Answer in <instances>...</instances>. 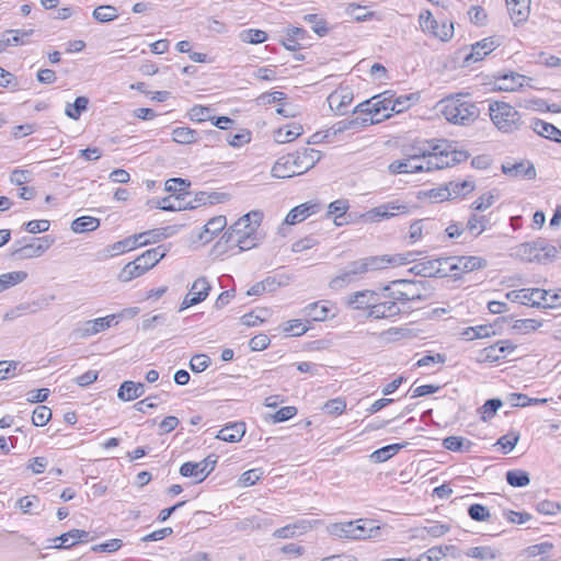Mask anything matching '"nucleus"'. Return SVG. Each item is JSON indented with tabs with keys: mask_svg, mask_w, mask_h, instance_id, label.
Here are the masks:
<instances>
[{
	"mask_svg": "<svg viewBox=\"0 0 561 561\" xmlns=\"http://www.w3.org/2000/svg\"><path fill=\"white\" fill-rule=\"evenodd\" d=\"M490 45L489 38H483L471 45L470 51H467V48L460 49L458 54L462 56V66L469 67L471 64L482 60L491 53Z\"/></svg>",
	"mask_w": 561,
	"mask_h": 561,
	"instance_id": "obj_20",
	"label": "nucleus"
},
{
	"mask_svg": "<svg viewBox=\"0 0 561 561\" xmlns=\"http://www.w3.org/2000/svg\"><path fill=\"white\" fill-rule=\"evenodd\" d=\"M27 277L23 271L10 272L0 275V293L22 283Z\"/></svg>",
	"mask_w": 561,
	"mask_h": 561,
	"instance_id": "obj_45",
	"label": "nucleus"
},
{
	"mask_svg": "<svg viewBox=\"0 0 561 561\" xmlns=\"http://www.w3.org/2000/svg\"><path fill=\"white\" fill-rule=\"evenodd\" d=\"M493 125L503 133H511L518 128L519 113L510 104L493 101Z\"/></svg>",
	"mask_w": 561,
	"mask_h": 561,
	"instance_id": "obj_8",
	"label": "nucleus"
},
{
	"mask_svg": "<svg viewBox=\"0 0 561 561\" xmlns=\"http://www.w3.org/2000/svg\"><path fill=\"white\" fill-rule=\"evenodd\" d=\"M356 275H360L355 268V262H351L345 271L331 279L329 286L331 289H342L346 284L351 283Z\"/></svg>",
	"mask_w": 561,
	"mask_h": 561,
	"instance_id": "obj_38",
	"label": "nucleus"
},
{
	"mask_svg": "<svg viewBox=\"0 0 561 561\" xmlns=\"http://www.w3.org/2000/svg\"><path fill=\"white\" fill-rule=\"evenodd\" d=\"M207 202L209 204L219 202V194L218 193L207 194L206 192H199L195 195V197L193 199L183 202V209H194L202 204L205 205Z\"/></svg>",
	"mask_w": 561,
	"mask_h": 561,
	"instance_id": "obj_46",
	"label": "nucleus"
},
{
	"mask_svg": "<svg viewBox=\"0 0 561 561\" xmlns=\"http://www.w3.org/2000/svg\"><path fill=\"white\" fill-rule=\"evenodd\" d=\"M459 277L463 273H469L474 270L481 268L486 264L485 261L478 256H457Z\"/></svg>",
	"mask_w": 561,
	"mask_h": 561,
	"instance_id": "obj_43",
	"label": "nucleus"
},
{
	"mask_svg": "<svg viewBox=\"0 0 561 561\" xmlns=\"http://www.w3.org/2000/svg\"><path fill=\"white\" fill-rule=\"evenodd\" d=\"M263 470L261 468H254L243 472L239 479V482L242 486H251L254 485L262 477Z\"/></svg>",
	"mask_w": 561,
	"mask_h": 561,
	"instance_id": "obj_63",
	"label": "nucleus"
},
{
	"mask_svg": "<svg viewBox=\"0 0 561 561\" xmlns=\"http://www.w3.org/2000/svg\"><path fill=\"white\" fill-rule=\"evenodd\" d=\"M272 175L276 179H288L298 175L294 165L293 156L288 153L279 158L272 168Z\"/></svg>",
	"mask_w": 561,
	"mask_h": 561,
	"instance_id": "obj_27",
	"label": "nucleus"
},
{
	"mask_svg": "<svg viewBox=\"0 0 561 561\" xmlns=\"http://www.w3.org/2000/svg\"><path fill=\"white\" fill-rule=\"evenodd\" d=\"M217 460L216 455H209L198 462H184L180 467V473L185 478H195L196 482H202L215 469Z\"/></svg>",
	"mask_w": 561,
	"mask_h": 561,
	"instance_id": "obj_9",
	"label": "nucleus"
},
{
	"mask_svg": "<svg viewBox=\"0 0 561 561\" xmlns=\"http://www.w3.org/2000/svg\"><path fill=\"white\" fill-rule=\"evenodd\" d=\"M289 154L294 158V165L298 175L312 169L321 159L320 151L312 148H304L302 150Z\"/></svg>",
	"mask_w": 561,
	"mask_h": 561,
	"instance_id": "obj_16",
	"label": "nucleus"
},
{
	"mask_svg": "<svg viewBox=\"0 0 561 561\" xmlns=\"http://www.w3.org/2000/svg\"><path fill=\"white\" fill-rule=\"evenodd\" d=\"M164 245H158L157 248L149 249L138 256L139 262H142L145 268L148 271L152 268L160 260L167 254Z\"/></svg>",
	"mask_w": 561,
	"mask_h": 561,
	"instance_id": "obj_36",
	"label": "nucleus"
},
{
	"mask_svg": "<svg viewBox=\"0 0 561 561\" xmlns=\"http://www.w3.org/2000/svg\"><path fill=\"white\" fill-rule=\"evenodd\" d=\"M546 295V289L541 288H522L518 290H512L506 294V297L512 302H518L529 307L539 308L542 302L541 297Z\"/></svg>",
	"mask_w": 561,
	"mask_h": 561,
	"instance_id": "obj_15",
	"label": "nucleus"
},
{
	"mask_svg": "<svg viewBox=\"0 0 561 561\" xmlns=\"http://www.w3.org/2000/svg\"><path fill=\"white\" fill-rule=\"evenodd\" d=\"M368 126L367 117H355L353 119L348 121H340L336 124H334L331 128L333 135L343 133L345 130L352 129L354 131H358L363 127Z\"/></svg>",
	"mask_w": 561,
	"mask_h": 561,
	"instance_id": "obj_39",
	"label": "nucleus"
},
{
	"mask_svg": "<svg viewBox=\"0 0 561 561\" xmlns=\"http://www.w3.org/2000/svg\"><path fill=\"white\" fill-rule=\"evenodd\" d=\"M519 0L506 1L507 10L511 19L515 24L522 23L527 20L529 13V4L522 8Z\"/></svg>",
	"mask_w": 561,
	"mask_h": 561,
	"instance_id": "obj_44",
	"label": "nucleus"
},
{
	"mask_svg": "<svg viewBox=\"0 0 561 561\" xmlns=\"http://www.w3.org/2000/svg\"><path fill=\"white\" fill-rule=\"evenodd\" d=\"M321 209V205L314 202H306L289 210L285 218V224L296 225L304 221L309 216L318 213Z\"/></svg>",
	"mask_w": 561,
	"mask_h": 561,
	"instance_id": "obj_22",
	"label": "nucleus"
},
{
	"mask_svg": "<svg viewBox=\"0 0 561 561\" xmlns=\"http://www.w3.org/2000/svg\"><path fill=\"white\" fill-rule=\"evenodd\" d=\"M256 229L253 225L244 222V227H237V221L229 227V229L224 233L222 239L226 240V242H229V240L234 239L237 237H242L244 234H255Z\"/></svg>",
	"mask_w": 561,
	"mask_h": 561,
	"instance_id": "obj_51",
	"label": "nucleus"
},
{
	"mask_svg": "<svg viewBox=\"0 0 561 561\" xmlns=\"http://www.w3.org/2000/svg\"><path fill=\"white\" fill-rule=\"evenodd\" d=\"M392 96L393 94L390 91L375 95L359 103L354 108L353 113L364 114L365 117H367L368 125L378 124L391 117Z\"/></svg>",
	"mask_w": 561,
	"mask_h": 561,
	"instance_id": "obj_4",
	"label": "nucleus"
},
{
	"mask_svg": "<svg viewBox=\"0 0 561 561\" xmlns=\"http://www.w3.org/2000/svg\"><path fill=\"white\" fill-rule=\"evenodd\" d=\"M210 290L211 285L205 276L196 278L182 300L179 311H183L204 301L208 297Z\"/></svg>",
	"mask_w": 561,
	"mask_h": 561,
	"instance_id": "obj_12",
	"label": "nucleus"
},
{
	"mask_svg": "<svg viewBox=\"0 0 561 561\" xmlns=\"http://www.w3.org/2000/svg\"><path fill=\"white\" fill-rule=\"evenodd\" d=\"M305 314L313 321H324L328 318L329 308L320 306L318 302L309 304L305 309Z\"/></svg>",
	"mask_w": 561,
	"mask_h": 561,
	"instance_id": "obj_54",
	"label": "nucleus"
},
{
	"mask_svg": "<svg viewBox=\"0 0 561 561\" xmlns=\"http://www.w3.org/2000/svg\"><path fill=\"white\" fill-rule=\"evenodd\" d=\"M245 433V424L243 422L231 423L224 428H221L216 438L221 439L228 443H237L240 442Z\"/></svg>",
	"mask_w": 561,
	"mask_h": 561,
	"instance_id": "obj_29",
	"label": "nucleus"
},
{
	"mask_svg": "<svg viewBox=\"0 0 561 561\" xmlns=\"http://www.w3.org/2000/svg\"><path fill=\"white\" fill-rule=\"evenodd\" d=\"M197 131L190 127H176L172 131V139L175 142L188 145L197 141Z\"/></svg>",
	"mask_w": 561,
	"mask_h": 561,
	"instance_id": "obj_49",
	"label": "nucleus"
},
{
	"mask_svg": "<svg viewBox=\"0 0 561 561\" xmlns=\"http://www.w3.org/2000/svg\"><path fill=\"white\" fill-rule=\"evenodd\" d=\"M32 242L16 248L12 255L20 260L38 257L43 255L54 243V239L49 236L32 238Z\"/></svg>",
	"mask_w": 561,
	"mask_h": 561,
	"instance_id": "obj_11",
	"label": "nucleus"
},
{
	"mask_svg": "<svg viewBox=\"0 0 561 561\" xmlns=\"http://www.w3.org/2000/svg\"><path fill=\"white\" fill-rule=\"evenodd\" d=\"M552 548H553V545L551 542L545 541V542H540V543L527 547L523 551V554L527 558L546 556L552 550Z\"/></svg>",
	"mask_w": 561,
	"mask_h": 561,
	"instance_id": "obj_60",
	"label": "nucleus"
},
{
	"mask_svg": "<svg viewBox=\"0 0 561 561\" xmlns=\"http://www.w3.org/2000/svg\"><path fill=\"white\" fill-rule=\"evenodd\" d=\"M540 251H542V239L519 244L515 248L514 255L526 262H538Z\"/></svg>",
	"mask_w": 561,
	"mask_h": 561,
	"instance_id": "obj_24",
	"label": "nucleus"
},
{
	"mask_svg": "<svg viewBox=\"0 0 561 561\" xmlns=\"http://www.w3.org/2000/svg\"><path fill=\"white\" fill-rule=\"evenodd\" d=\"M447 188L449 193H451V198H456L460 195H465L473 190V185L470 182H449L447 184Z\"/></svg>",
	"mask_w": 561,
	"mask_h": 561,
	"instance_id": "obj_62",
	"label": "nucleus"
},
{
	"mask_svg": "<svg viewBox=\"0 0 561 561\" xmlns=\"http://www.w3.org/2000/svg\"><path fill=\"white\" fill-rule=\"evenodd\" d=\"M542 305L539 308L543 309H556L561 307V288L557 290H546V295H543L540 299Z\"/></svg>",
	"mask_w": 561,
	"mask_h": 561,
	"instance_id": "obj_57",
	"label": "nucleus"
},
{
	"mask_svg": "<svg viewBox=\"0 0 561 561\" xmlns=\"http://www.w3.org/2000/svg\"><path fill=\"white\" fill-rule=\"evenodd\" d=\"M328 531L333 537L354 540V520L331 524L328 526Z\"/></svg>",
	"mask_w": 561,
	"mask_h": 561,
	"instance_id": "obj_40",
	"label": "nucleus"
},
{
	"mask_svg": "<svg viewBox=\"0 0 561 561\" xmlns=\"http://www.w3.org/2000/svg\"><path fill=\"white\" fill-rule=\"evenodd\" d=\"M444 117L453 124H462L473 119L477 115L476 106L459 100H446L442 107Z\"/></svg>",
	"mask_w": 561,
	"mask_h": 561,
	"instance_id": "obj_7",
	"label": "nucleus"
},
{
	"mask_svg": "<svg viewBox=\"0 0 561 561\" xmlns=\"http://www.w3.org/2000/svg\"><path fill=\"white\" fill-rule=\"evenodd\" d=\"M302 134V126L294 123L285 127L278 128L274 134V139L278 144L290 142Z\"/></svg>",
	"mask_w": 561,
	"mask_h": 561,
	"instance_id": "obj_35",
	"label": "nucleus"
},
{
	"mask_svg": "<svg viewBox=\"0 0 561 561\" xmlns=\"http://www.w3.org/2000/svg\"><path fill=\"white\" fill-rule=\"evenodd\" d=\"M93 18L101 23L114 21L117 16V9L110 4L99 5L92 13Z\"/></svg>",
	"mask_w": 561,
	"mask_h": 561,
	"instance_id": "obj_50",
	"label": "nucleus"
},
{
	"mask_svg": "<svg viewBox=\"0 0 561 561\" xmlns=\"http://www.w3.org/2000/svg\"><path fill=\"white\" fill-rule=\"evenodd\" d=\"M173 233V227L157 228L140 233H136L134 236L125 238L124 240L117 241L108 245L105 249L106 256H116L118 254L124 253L125 251H131L139 247L157 243L163 239L171 237Z\"/></svg>",
	"mask_w": 561,
	"mask_h": 561,
	"instance_id": "obj_1",
	"label": "nucleus"
},
{
	"mask_svg": "<svg viewBox=\"0 0 561 561\" xmlns=\"http://www.w3.org/2000/svg\"><path fill=\"white\" fill-rule=\"evenodd\" d=\"M100 226V219L91 216H81L71 222V229L76 233L93 231Z\"/></svg>",
	"mask_w": 561,
	"mask_h": 561,
	"instance_id": "obj_41",
	"label": "nucleus"
},
{
	"mask_svg": "<svg viewBox=\"0 0 561 561\" xmlns=\"http://www.w3.org/2000/svg\"><path fill=\"white\" fill-rule=\"evenodd\" d=\"M304 20L311 24V28L317 35L322 37L329 33L327 22L320 19L318 14H307L304 16Z\"/></svg>",
	"mask_w": 561,
	"mask_h": 561,
	"instance_id": "obj_58",
	"label": "nucleus"
},
{
	"mask_svg": "<svg viewBox=\"0 0 561 561\" xmlns=\"http://www.w3.org/2000/svg\"><path fill=\"white\" fill-rule=\"evenodd\" d=\"M461 336L466 341H473L476 339H484L490 336V327L489 325H477L466 328L461 332Z\"/></svg>",
	"mask_w": 561,
	"mask_h": 561,
	"instance_id": "obj_56",
	"label": "nucleus"
},
{
	"mask_svg": "<svg viewBox=\"0 0 561 561\" xmlns=\"http://www.w3.org/2000/svg\"><path fill=\"white\" fill-rule=\"evenodd\" d=\"M227 225L225 216H217L207 221L204 226L203 232L199 233L198 239L204 243L213 240V238L220 232Z\"/></svg>",
	"mask_w": 561,
	"mask_h": 561,
	"instance_id": "obj_31",
	"label": "nucleus"
},
{
	"mask_svg": "<svg viewBox=\"0 0 561 561\" xmlns=\"http://www.w3.org/2000/svg\"><path fill=\"white\" fill-rule=\"evenodd\" d=\"M312 528V524L309 520L301 519L294 524L286 525L282 528H278L274 531V537L276 538H293L295 536H300L306 534Z\"/></svg>",
	"mask_w": 561,
	"mask_h": 561,
	"instance_id": "obj_26",
	"label": "nucleus"
},
{
	"mask_svg": "<svg viewBox=\"0 0 561 561\" xmlns=\"http://www.w3.org/2000/svg\"><path fill=\"white\" fill-rule=\"evenodd\" d=\"M414 254L412 252L407 254L396 255H376L360 259L355 262V268L359 274H365L370 271H379L386 268L388 265L399 266L405 265L414 261Z\"/></svg>",
	"mask_w": 561,
	"mask_h": 561,
	"instance_id": "obj_6",
	"label": "nucleus"
},
{
	"mask_svg": "<svg viewBox=\"0 0 561 561\" xmlns=\"http://www.w3.org/2000/svg\"><path fill=\"white\" fill-rule=\"evenodd\" d=\"M450 527L445 524L435 523L427 527H422L416 529V537L425 539L426 537L438 538L448 533Z\"/></svg>",
	"mask_w": 561,
	"mask_h": 561,
	"instance_id": "obj_47",
	"label": "nucleus"
},
{
	"mask_svg": "<svg viewBox=\"0 0 561 561\" xmlns=\"http://www.w3.org/2000/svg\"><path fill=\"white\" fill-rule=\"evenodd\" d=\"M488 219L484 216H479L473 214L467 222L466 234H470L471 237L480 236L486 228Z\"/></svg>",
	"mask_w": 561,
	"mask_h": 561,
	"instance_id": "obj_48",
	"label": "nucleus"
},
{
	"mask_svg": "<svg viewBox=\"0 0 561 561\" xmlns=\"http://www.w3.org/2000/svg\"><path fill=\"white\" fill-rule=\"evenodd\" d=\"M541 327V322L536 319L515 320L512 330L518 333L528 334Z\"/></svg>",
	"mask_w": 561,
	"mask_h": 561,
	"instance_id": "obj_55",
	"label": "nucleus"
},
{
	"mask_svg": "<svg viewBox=\"0 0 561 561\" xmlns=\"http://www.w3.org/2000/svg\"><path fill=\"white\" fill-rule=\"evenodd\" d=\"M525 79V76L514 71L493 75V91H516L524 85Z\"/></svg>",
	"mask_w": 561,
	"mask_h": 561,
	"instance_id": "obj_17",
	"label": "nucleus"
},
{
	"mask_svg": "<svg viewBox=\"0 0 561 561\" xmlns=\"http://www.w3.org/2000/svg\"><path fill=\"white\" fill-rule=\"evenodd\" d=\"M409 213V207L405 204L399 202H388L380 206H377L363 215L365 221L378 222L382 219H390L391 217L399 214Z\"/></svg>",
	"mask_w": 561,
	"mask_h": 561,
	"instance_id": "obj_13",
	"label": "nucleus"
},
{
	"mask_svg": "<svg viewBox=\"0 0 561 561\" xmlns=\"http://www.w3.org/2000/svg\"><path fill=\"white\" fill-rule=\"evenodd\" d=\"M377 293L373 290H360L352 294L348 297V305L352 306L354 309H368L371 310V306L375 305Z\"/></svg>",
	"mask_w": 561,
	"mask_h": 561,
	"instance_id": "obj_28",
	"label": "nucleus"
},
{
	"mask_svg": "<svg viewBox=\"0 0 561 561\" xmlns=\"http://www.w3.org/2000/svg\"><path fill=\"white\" fill-rule=\"evenodd\" d=\"M210 365V358L205 354L194 355L190 360V368L194 373H202Z\"/></svg>",
	"mask_w": 561,
	"mask_h": 561,
	"instance_id": "obj_64",
	"label": "nucleus"
},
{
	"mask_svg": "<svg viewBox=\"0 0 561 561\" xmlns=\"http://www.w3.org/2000/svg\"><path fill=\"white\" fill-rule=\"evenodd\" d=\"M353 92L348 88H340L328 96L330 108L336 115H344L347 113L348 105L353 102Z\"/></svg>",
	"mask_w": 561,
	"mask_h": 561,
	"instance_id": "obj_19",
	"label": "nucleus"
},
{
	"mask_svg": "<svg viewBox=\"0 0 561 561\" xmlns=\"http://www.w3.org/2000/svg\"><path fill=\"white\" fill-rule=\"evenodd\" d=\"M427 289V282L410 279H396L383 287V291H389V298L396 299L398 304L425 300Z\"/></svg>",
	"mask_w": 561,
	"mask_h": 561,
	"instance_id": "obj_2",
	"label": "nucleus"
},
{
	"mask_svg": "<svg viewBox=\"0 0 561 561\" xmlns=\"http://www.w3.org/2000/svg\"><path fill=\"white\" fill-rule=\"evenodd\" d=\"M116 314H110L103 318L84 321L77 330L80 337L85 339L91 335L98 334L112 327V322Z\"/></svg>",
	"mask_w": 561,
	"mask_h": 561,
	"instance_id": "obj_21",
	"label": "nucleus"
},
{
	"mask_svg": "<svg viewBox=\"0 0 561 561\" xmlns=\"http://www.w3.org/2000/svg\"><path fill=\"white\" fill-rule=\"evenodd\" d=\"M191 183L181 178L169 179L165 182V191L178 194L175 197L176 202H185L186 196H190V192L186 190L190 187Z\"/></svg>",
	"mask_w": 561,
	"mask_h": 561,
	"instance_id": "obj_33",
	"label": "nucleus"
},
{
	"mask_svg": "<svg viewBox=\"0 0 561 561\" xmlns=\"http://www.w3.org/2000/svg\"><path fill=\"white\" fill-rule=\"evenodd\" d=\"M346 409V402L345 400L341 398H335L332 400L327 401L323 404V412L330 414V415H340L342 414Z\"/></svg>",
	"mask_w": 561,
	"mask_h": 561,
	"instance_id": "obj_61",
	"label": "nucleus"
},
{
	"mask_svg": "<svg viewBox=\"0 0 561 561\" xmlns=\"http://www.w3.org/2000/svg\"><path fill=\"white\" fill-rule=\"evenodd\" d=\"M89 537V533L80 529H72L68 533H65L53 539L54 542L59 541V543L54 547L57 549H67L72 547L78 541H82Z\"/></svg>",
	"mask_w": 561,
	"mask_h": 561,
	"instance_id": "obj_32",
	"label": "nucleus"
},
{
	"mask_svg": "<svg viewBox=\"0 0 561 561\" xmlns=\"http://www.w3.org/2000/svg\"><path fill=\"white\" fill-rule=\"evenodd\" d=\"M147 272L142 262H139V259L136 257L133 262L127 263L118 274V279L123 283L130 282L134 278H137L144 275Z\"/></svg>",
	"mask_w": 561,
	"mask_h": 561,
	"instance_id": "obj_34",
	"label": "nucleus"
},
{
	"mask_svg": "<svg viewBox=\"0 0 561 561\" xmlns=\"http://www.w3.org/2000/svg\"><path fill=\"white\" fill-rule=\"evenodd\" d=\"M405 445H407V443H403V444H391V445L383 446V447L375 450L370 455V459L374 462H385L388 459H390L392 456H394L403 447H405Z\"/></svg>",
	"mask_w": 561,
	"mask_h": 561,
	"instance_id": "obj_42",
	"label": "nucleus"
},
{
	"mask_svg": "<svg viewBox=\"0 0 561 561\" xmlns=\"http://www.w3.org/2000/svg\"><path fill=\"white\" fill-rule=\"evenodd\" d=\"M501 169L505 175L513 179L535 180L537 176L536 168L529 160L506 161Z\"/></svg>",
	"mask_w": 561,
	"mask_h": 561,
	"instance_id": "obj_14",
	"label": "nucleus"
},
{
	"mask_svg": "<svg viewBox=\"0 0 561 561\" xmlns=\"http://www.w3.org/2000/svg\"><path fill=\"white\" fill-rule=\"evenodd\" d=\"M419 23L423 32L430 33L440 41L447 42L454 35V24L451 22H444L439 25L428 10L420 14Z\"/></svg>",
	"mask_w": 561,
	"mask_h": 561,
	"instance_id": "obj_10",
	"label": "nucleus"
},
{
	"mask_svg": "<svg viewBox=\"0 0 561 561\" xmlns=\"http://www.w3.org/2000/svg\"><path fill=\"white\" fill-rule=\"evenodd\" d=\"M380 535V527L375 520L359 518L354 520V540L377 538Z\"/></svg>",
	"mask_w": 561,
	"mask_h": 561,
	"instance_id": "obj_23",
	"label": "nucleus"
},
{
	"mask_svg": "<svg viewBox=\"0 0 561 561\" xmlns=\"http://www.w3.org/2000/svg\"><path fill=\"white\" fill-rule=\"evenodd\" d=\"M89 99L85 96L76 98L72 104H68L66 106V115L72 119H78L81 116V113L84 112L88 107Z\"/></svg>",
	"mask_w": 561,
	"mask_h": 561,
	"instance_id": "obj_53",
	"label": "nucleus"
},
{
	"mask_svg": "<svg viewBox=\"0 0 561 561\" xmlns=\"http://www.w3.org/2000/svg\"><path fill=\"white\" fill-rule=\"evenodd\" d=\"M407 159L396 160L388 167L392 174L417 173L423 171H433L434 167L428 163L431 148H414Z\"/></svg>",
	"mask_w": 561,
	"mask_h": 561,
	"instance_id": "obj_5",
	"label": "nucleus"
},
{
	"mask_svg": "<svg viewBox=\"0 0 561 561\" xmlns=\"http://www.w3.org/2000/svg\"><path fill=\"white\" fill-rule=\"evenodd\" d=\"M145 393V385L141 382H134L130 380L124 381L118 391L117 397L122 401H131L140 398Z\"/></svg>",
	"mask_w": 561,
	"mask_h": 561,
	"instance_id": "obj_30",
	"label": "nucleus"
},
{
	"mask_svg": "<svg viewBox=\"0 0 561 561\" xmlns=\"http://www.w3.org/2000/svg\"><path fill=\"white\" fill-rule=\"evenodd\" d=\"M381 300L380 295H377L375 305L371 306V310L368 312V317L374 319H383L398 316L401 312V308L396 299L389 298Z\"/></svg>",
	"mask_w": 561,
	"mask_h": 561,
	"instance_id": "obj_18",
	"label": "nucleus"
},
{
	"mask_svg": "<svg viewBox=\"0 0 561 561\" xmlns=\"http://www.w3.org/2000/svg\"><path fill=\"white\" fill-rule=\"evenodd\" d=\"M51 419V410L46 405H38L33 411L32 423L35 426H44Z\"/></svg>",
	"mask_w": 561,
	"mask_h": 561,
	"instance_id": "obj_59",
	"label": "nucleus"
},
{
	"mask_svg": "<svg viewBox=\"0 0 561 561\" xmlns=\"http://www.w3.org/2000/svg\"><path fill=\"white\" fill-rule=\"evenodd\" d=\"M437 266L439 267L438 277L459 278L457 256L437 259Z\"/></svg>",
	"mask_w": 561,
	"mask_h": 561,
	"instance_id": "obj_37",
	"label": "nucleus"
},
{
	"mask_svg": "<svg viewBox=\"0 0 561 561\" xmlns=\"http://www.w3.org/2000/svg\"><path fill=\"white\" fill-rule=\"evenodd\" d=\"M506 481L511 486L523 488L530 483V478L524 470H510L506 472Z\"/></svg>",
	"mask_w": 561,
	"mask_h": 561,
	"instance_id": "obj_52",
	"label": "nucleus"
},
{
	"mask_svg": "<svg viewBox=\"0 0 561 561\" xmlns=\"http://www.w3.org/2000/svg\"><path fill=\"white\" fill-rule=\"evenodd\" d=\"M530 128L539 136L561 144V130L553 124L539 118H534Z\"/></svg>",
	"mask_w": 561,
	"mask_h": 561,
	"instance_id": "obj_25",
	"label": "nucleus"
},
{
	"mask_svg": "<svg viewBox=\"0 0 561 561\" xmlns=\"http://www.w3.org/2000/svg\"><path fill=\"white\" fill-rule=\"evenodd\" d=\"M431 156L428 163L434 170L453 167L463 162L469 158V153L465 150H457L455 145L446 139H439L434 145H430Z\"/></svg>",
	"mask_w": 561,
	"mask_h": 561,
	"instance_id": "obj_3",
	"label": "nucleus"
}]
</instances>
